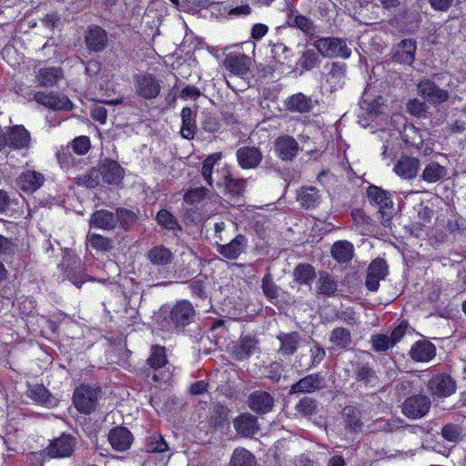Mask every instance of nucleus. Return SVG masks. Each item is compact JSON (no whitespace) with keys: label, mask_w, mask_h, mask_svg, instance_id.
I'll return each instance as SVG.
<instances>
[{"label":"nucleus","mask_w":466,"mask_h":466,"mask_svg":"<svg viewBox=\"0 0 466 466\" xmlns=\"http://www.w3.org/2000/svg\"><path fill=\"white\" fill-rule=\"evenodd\" d=\"M135 94L143 99L151 100L161 92V81L152 73L140 72L133 76Z\"/></svg>","instance_id":"1"},{"label":"nucleus","mask_w":466,"mask_h":466,"mask_svg":"<svg viewBox=\"0 0 466 466\" xmlns=\"http://www.w3.org/2000/svg\"><path fill=\"white\" fill-rule=\"evenodd\" d=\"M317 51L325 57L348 58L351 50L344 40L336 37H323L314 43Z\"/></svg>","instance_id":"2"},{"label":"nucleus","mask_w":466,"mask_h":466,"mask_svg":"<svg viewBox=\"0 0 466 466\" xmlns=\"http://www.w3.org/2000/svg\"><path fill=\"white\" fill-rule=\"evenodd\" d=\"M98 396L97 389L82 384L77 387L73 395L76 409L84 414L92 413L96 406Z\"/></svg>","instance_id":"3"},{"label":"nucleus","mask_w":466,"mask_h":466,"mask_svg":"<svg viewBox=\"0 0 466 466\" xmlns=\"http://www.w3.org/2000/svg\"><path fill=\"white\" fill-rule=\"evenodd\" d=\"M418 94L433 106L445 103L450 98V93L439 87L433 81L422 79L417 85Z\"/></svg>","instance_id":"4"},{"label":"nucleus","mask_w":466,"mask_h":466,"mask_svg":"<svg viewBox=\"0 0 466 466\" xmlns=\"http://www.w3.org/2000/svg\"><path fill=\"white\" fill-rule=\"evenodd\" d=\"M427 388L433 397L446 398L455 392L456 383L450 375L439 373L432 376L427 383Z\"/></svg>","instance_id":"5"},{"label":"nucleus","mask_w":466,"mask_h":466,"mask_svg":"<svg viewBox=\"0 0 466 466\" xmlns=\"http://www.w3.org/2000/svg\"><path fill=\"white\" fill-rule=\"evenodd\" d=\"M75 447V439L69 434H62L46 447V451L50 458L61 459L70 457Z\"/></svg>","instance_id":"6"},{"label":"nucleus","mask_w":466,"mask_h":466,"mask_svg":"<svg viewBox=\"0 0 466 466\" xmlns=\"http://www.w3.org/2000/svg\"><path fill=\"white\" fill-rule=\"evenodd\" d=\"M45 176L35 170L27 169L21 172L15 178V186L26 194L37 191L45 183Z\"/></svg>","instance_id":"7"},{"label":"nucleus","mask_w":466,"mask_h":466,"mask_svg":"<svg viewBox=\"0 0 466 466\" xmlns=\"http://www.w3.org/2000/svg\"><path fill=\"white\" fill-rule=\"evenodd\" d=\"M326 387V379L320 373L307 375L294 383L289 389V394L313 393Z\"/></svg>","instance_id":"8"},{"label":"nucleus","mask_w":466,"mask_h":466,"mask_svg":"<svg viewBox=\"0 0 466 466\" xmlns=\"http://www.w3.org/2000/svg\"><path fill=\"white\" fill-rule=\"evenodd\" d=\"M431 400L427 396L415 395L408 398L402 404V412L411 419L423 417L430 410Z\"/></svg>","instance_id":"9"},{"label":"nucleus","mask_w":466,"mask_h":466,"mask_svg":"<svg viewBox=\"0 0 466 466\" xmlns=\"http://www.w3.org/2000/svg\"><path fill=\"white\" fill-rule=\"evenodd\" d=\"M169 317L175 328H184L194 319V307L189 301H178L170 310Z\"/></svg>","instance_id":"10"},{"label":"nucleus","mask_w":466,"mask_h":466,"mask_svg":"<svg viewBox=\"0 0 466 466\" xmlns=\"http://www.w3.org/2000/svg\"><path fill=\"white\" fill-rule=\"evenodd\" d=\"M34 100L38 104L53 110H70L73 107L72 102L63 95L54 93L35 92Z\"/></svg>","instance_id":"11"},{"label":"nucleus","mask_w":466,"mask_h":466,"mask_svg":"<svg viewBox=\"0 0 466 466\" xmlns=\"http://www.w3.org/2000/svg\"><path fill=\"white\" fill-rule=\"evenodd\" d=\"M31 146L30 133L22 125L10 127L7 130V147L15 150L29 149Z\"/></svg>","instance_id":"12"},{"label":"nucleus","mask_w":466,"mask_h":466,"mask_svg":"<svg viewBox=\"0 0 466 466\" xmlns=\"http://www.w3.org/2000/svg\"><path fill=\"white\" fill-rule=\"evenodd\" d=\"M218 252L228 259L238 258L246 249L248 240L245 236L238 234L227 244L216 241Z\"/></svg>","instance_id":"13"},{"label":"nucleus","mask_w":466,"mask_h":466,"mask_svg":"<svg viewBox=\"0 0 466 466\" xmlns=\"http://www.w3.org/2000/svg\"><path fill=\"white\" fill-rule=\"evenodd\" d=\"M100 176L110 185H118L125 177V169L116 160L106 158L99 167Z\"/></svg>","instance_id":"14"},{"label":"nucleus","mask_w":466,"mask_h":466,"mask_svg":"<svg viewBox=\"0 0 466 466\" xmlns=\"http://www.w3.org/2000/svg\"><path fill=\"white\" fill-rule=\"evenodd\" d=\"M276 155L283 161L292 160L299 152V144L290 136L279 137L274 143Z\"/></svg>","instance_id":"15"},{"label":"nucleus","mask_w":466,"mask_h":466,"mask_svg":"<svg viewBox=\"0 0 466 466\" xmlns=\"http://www.w3.org/2000/svg\"><path fill=\"white\" fill-rule=\"evenodd\" d=\"M134 438L131 431L126 427H115L108 433V441L116 451H125L130 449Z\"/></svg>","instance_id":"16"},{"label":"nucleus","mask_w":466,"mask_h":466,"mask_svg":"<svg viewBox=\"0 0 466 466\" xmlns=\"http://www.w3.org/2000/svg\"><path fill=\"white\" fill-rule=\"evenodd\" d=\"M238 163L244 169L256 168L262 161L263 156L258 147H242L236 152Z\"/></svg>","instance_id":"17"},{"label":"nucleus","mask_w":466,"mask_h":466,"mask_svg":"<svg viewBox=\"0 0 466 466\" xmlns=\"http://www.w3.org/2000/svg\"><path fill=\"white\" fill-rule=\"evenodd\" d=\"M85 42L89 51L101 52L107 46V33L98 25L90 26L85 35Z\"/></svg>","instance_id":"18"},{"label":"nucleus","mask_w":466,"mask_h":466,"mask_svg":"<svg viewBox=\"0 0 466 466\" xmlns=\"http://www.w3.org/2000/svg\"><path fill=\"white\" fill-rule=\"evenodd\" d=\"M248 404L253 411L265 414L272 410L274 398L267 391L256 390L248 396Z\"/></svg>","instance_id":"19"},{"label":"nucleus","mask_w":466,"mask_h":466,"mask_svg":"<svg viewBox=\"0 0 466 466\" xmlns=\"http://www.w3.org/2000/svg\"><path fill=\"white\" fill-rule=\"evenodd\" d=\"M250 64V57L239 52L227 55L224 60L225 67L236 76L247 74L249 70Z\"/></svg>","instance_id":"20"},{"label":"nucleus","mask_w":466,"mask_h":466,"mask_svg":"<svg viewBox=\"0 0 466 466\" xmlns=\"http://www.w3.org/2000/svg\"><path fill=\"white\" fill-rule=\"evenodd\" d=\"M436 355V347L429 340H418L410 350V357L416 362H429Z\"/></svg>","instance_id":"21"},{"label":"nucleus","mask_w":466,"mask_h":466,"mask_svg":"<svg viewBox=\"0 0 466 466\" xmlns=\"http://www.w3.org/2000/svg\"><path fill=\"white\" fill-rule=\"evenodd\" d=\"M416 50L414 40L403 39L393 48V57L400 64L411 65L415 59Z\"/></svg>","instance_id":"22"},{"label":"nucleus","mask_w":466,"mask_h":466,"mask_svg":"<svg viewBox=\"0 0 466 466\" xmlns=\"http://www.w3.org/2000/svg\"><path fill=\"white\" fill-rule=\"evenodd\" d=\"M117 218L116 213L107 209H99L95 211L89 219L90 227L103 230H112L116 228Z\"/></svg>","instance_id":"23"},{"label":"nucleus","mask_w":466,"mask_h":466,"mask_svg":"<svg viewBox=\"0 0 466 466\" xmlns=\"http://www.w3.org/2000/svg\"><path fill=\"white\" fill-rule=\"evenodd\" d=\"M277 339L279 341V353L283 356H290L299 349L301 338L299 332L292 331L289 333H279Z\"/></svg>","instance_id":"24"},{"label":"nucleus","mask_w":466,"mask_h":466,"mask_svg":"<svg viewBox=\"0 0 466 466\" xmlns=\"http://www.w3.org/2000/svg\"><path fill=\"white\" fill-rule=\"evenodd\" d=\"M247 181L245 179L235 178L231 172L227 168L222 169V177L217 182L218 187H223L233 196L241 195L246 187Z\"/></svg>","instance_id":"25"},{"label":"nucleus","mask_w":466,"mask_h":466,"mask_svg":"<svg viewBox=\"0 0 466 466\" xmlns=\"http://www.w3.org/2000/svg\"><path fill=\"white\" fill-rule=\"evenodd\" d=\"M258 340L250 336L241 337L232 349V354L237 360L248 359L257 350Z\"/></svg>","instance_id":"26"},{"label":"nucleus","mask_w":466,"mask_h":466,"mask_svg":"<svg viewBox=\"0 0 466 466\" xmlns=\"http://www.w3.org/2000/svg\"><path fill=\"white\" fill-rule=\"evenodd\" d=\"M234 428L238 434L252 436L258 431V420L250 413H243L234 420Z\"/></svg>","instance_id":"27"},{"label":"nucleus","mask_w":466,"mask_h":466,"mask_svg":"<svg viewBox=\"0 0 466 466\" xmlns=\"http://www.w3.org/2000/svg\"><path fill=\"white\" fill-rule=\"evenodd\" d=\"M181 136L186 139H193L197 132V122L196 115L192 109L188 106H185L181 109Z\"/></svg>","instance_id":"28"},{"label":"nucleus","mask_w":466,"mask_h":466,"mask_svg":"<svg viewBox=\"0 0 466 466\" xmlns=\"http://www.w3.org/2000/svg\"><path fill=\"white\" fill-rule=\"evenodd\" d=\"M420 162L414 157H401L394 167V172L400 177L411 179L416 177Z\"/></svg>","instance_id":"29"},{"label":"nucleus","mask_w":466,"mask_h":466,"mask_svg":"<svg viewBox=\"0 0 466 466\" xmlns=\"http://www.w3.org/2000/svg\"><path fill=\"white\" fill-rule=\"evenodd\" d=\"M63 78V71L60 67L49 66L40 68L35 75L39 86H53Z\"/></svg>","instance_id":"30"},{"label":"nucleus","mask_w":466,"mask_h":466,"mask_svg":"<svg viewBox=\"0 0 466 466\" xmlns=\"http://www.w3.org/2000/svg\"><path fill=\"white\" fill-rule=\"evenodd\" d=\"M147 258L155 266L165 267L172 262L174 255L164 246H155L147 251Z\"/></svg>","instance_id":"31"},{"label":"nucleus","mask_w":466,"mask_h":466,"mask_svg":"<svg viewBox=\"0 0 466 466\" xmlns=\"http://www.w3.org/2000/svg\"><path fill=\"white\" fill-rule=\"evenodd\" d=\"M345 429L352 433L362 430L363 422L360 420V411L354 406H346L342 411Z\"/></svg>","instance_id":"32"},{"label":"nucleus","mask_w":466,"mask_h":466,"mask_svg":"<svg viewBox=\"0 0 466 466\" xmlns=\"http://www.w3.org/2000/svg\"><path fill=\"white\" fill-rule=\"evenodd\" d=\"M355 377L358 382L366 387H375L379 384L376 371L368 364H358L355 370Z\"/></svg>","instance_id":"33"},{"label":"nucleus","mask_w":466,"mask_h":466,"mask_svg":"<svg viewBox=\"0 0 466 466\" xmlns=\"http://www.w3.org/2000/svg\"><path fill=\"white\" fill-rule=\"evenodd\" d=\"M367 196L370 203L378 206L380 209L391 208L393 202L390 194L376 186H370L367 189Z\"/></svg>","instance_id":"34"},{"label":"nucleus","mask_w":466,"mask_h":466,"mask_svg":"<svg viewBox=\"0 0 466 466\" xmlns=\"http://www.w3.org/2000/svg\"><path fill=\"white\" fill-rule=\"evenodd\" d=\"M286 106L289 111L307 113L313 107L311 98L302 93L292 95L286 100Z\"/></svg>","instance_id":"35"},{"label":"nucleus","mask_w":466,"mask_h":466,"mask_svg":"<svg viewBox=\"0 0 466 466\" xmlns=\"http://www.w3.org/2000/svg\"><path fill=\"white\" fill-rule=\"evenodd\" d=\"M315 278L316 271L310 264L299 263L293 270V279L299 284L310 286Z\"/></svg>","instance_id":"36"},{"label":"nucleus","mask_w":466,"mask_h":466,"mask_svg":"<svg viewBox=\"0 0 466 466\" xmlns=\"http://www.w3.org/2000/svg\"><path fill=\"white\" fill-rule=\"evenodd\" d=\"M329 340L335 348L346 350L350 346L352 339L350 330L338 327L330 332Z\"/></svg>","instance_id":"37"},{"label":"nucleus","mask_w":466,"mask_h":466,"mask_svg":"<svg viewBox=\"0 0 466 466\" xmlns=\"http://www.w3.org/2000/svg\"><path fill=\"white\" fill-rule=\"evenodd\" d=\"M353 245L348 241H338L331 248V254L335 260L339 263L350 261L353 257Z\"/></svg>","instance_id":"38"},{"label":"nucleus","mask_w":466,"mask_h":466,"mask_svg":"<svg viewBox=\"0 0 466 466\" xmlns=\"http://www.w3.org/2000/svg\"><path fill=\"white\" fill-rule=\"evenodd\" d=\"M447 175L445 167L437 162L429 163L422 171L421 178L428 183H435Z\"/></svg>","instance_id":"39"},{"label":"nucleus","mask_w":466,"mask_h":466,"mask_svg":"<svg viewBox=\"0 0 466 466\" xmlns=\"http://www.w3.org/2000/svg\"><path fill=\"white\" fill-rule=\"evenodd\" d=\"M337 282L327 272L321 271L316 282V290L319 294L331 296L337 291Z\"/></svg>","instance_id":"40"},{"label":"nucleus","mask_w":466,"mask_h":466,"mask_svg":"<svg viewBox=\"0 0 466 466\" xmlns=\"http://www.w3.org/2000/svg\"><path fill=\"white\" fill-rule=\"evenodd\" d=\"M298 201L302 207L309 208L319 204L320 196L319 190L314 187H301L298 192Z\"/></svg>","instance_id":"41"},{"label":"nucleus","mask_w":466,"mask_h":466,"mask_svg":"<svg viewBox=\"0 0 466 466\" xmlns=\"http://www.w3.org/2000/svg\"><path fill=\"white\" fill-rule=\"evenodd\" d=\"M86 244L93 249L100 252H108L113 248L111 239L96 233H87Z\"/></svg>","instance_id":"42"},{"label":"nucleus","mask_w":466,"mask_h":466,"mask_svg":"<svg viewBox=\"0 0 466 466\" xmlns=\"http://www.w3.org/2000/svg\"><path fill=\"white\" fill-rule=\"evenodd\" d=\"M255 456L244 448L236 449L230 459L229 466H255Z\"/></svg>","instance_id":"43"},{"label":"nucleus","mask_w":466,"mask_h":466,"mask_svg":"<svg viewBox=\"0 0 466 466\" xmlns=\"http://www.w3.org/2000/svg\"><path fill=\"white\" fill-rule=\"evenodd\" d=\"M271 52L277 63L287 66L288 67L291 66L293 55L291 50L285 44L280 42L274 44Z\"/></svg>","instance_id":"44"},{"label":"nucleus","mask_w":466,"mask_h":466,"mask_svg":"<svg viewBox=\"0 0 466 466\" xmlns=\"http://www.w3.org/2000/svg\"><path fill=\"white\" fill-rule=\"evenodd\" d=\"M27 396L34 401L46 405L51 402V394L48 390L40 384L30 385L27 390Z\"/></svg>","instance_id":"45"},{"label":"nucleus","mask_w":466,"mask_h":466,"mask_svg":"<svg viewBox=\"0 0 466 466\" xmlns=\"http://www.w3.org/2000/svg\"><path fill=\"white\" fill-rule=\"evenodd\" d=\"M147 363L154 370L164 367L167 363L165 347L159 345L153 346L150 356L147 359Z\"/></svg>","instance_id":"46"},{"label":"nucleus","mask_w":466,"mask_h":466,"mask_svg":"<svg viewBox=\"0 0 466 466\" xmlns=\"http://www.w3.org/2000/svg\"><path fill=\"white\" fill-rule=\"evenodd\" d=\"M156 220L162 228L168 230L181 229L175 216L167 209H160L156 216Z\"/></svg>","instance_id":"47"},{"label":"nucleus","mask_w":466,"mask_h":466,"mask_svg":"<svg viewBox=\"0 0 466 466\" xmlns=\"http://www.w3.org/2000/svg\"><path fill=\"white\" fill-rule=\"evenodd\" d=\"M76 181L78 186L94 188L98 186L100 181L99 169L90 168L85 174L76 177Z\"/></svg>","instance_id":"48"},{"label":"nucleus","mask_w":466,"mask_h":466,"mask_svg":"<svg viewBox=\"0 0 466 466\" xmlns=\"http://www.w3.org/2000/svg\"><path fill=\"white\" fill-rule=\"evenodd\" d=\"M221 158V153H215L209 155L202 163L201 175L205 181L210 186H213L212 170L215 164Z\"/></svg>","instance_id":"49"},{"label":"nucleus","mask_w":466,"mask_h":466,"mask_svg":"<svg viewBox=\"0 0 466 466\" xmlns=\"http://www.w3.org/2000/svg\"><path fill=\"white\" fill-rule=\"evenodd\" d=\"M261 289L263 294L267 297L268 299L272 301L273 299H278L279 294V288L274 283L270 272H268L264 275L261 281Z\"/></svg>","instance_id":"50"},{"label":"nucleus","mask_w":466,"mask_h":466,"mask_svg":"<svg viewBox=\"0 0 466 466\" xmlns=\"http://www.w3.org/2000/svg\"><path fill=\"white\" fill-rule=\"evenodd\" d=\"M441 435L448 441L457 442L463 438L465 432L461 426L450 423L442 428Z\"/></svg>","instance_id":"51"},{"label":"nucleus","mask_w":466,"mask_h":466,"mask_svg":"<svg viewBox=\"0 0 466 466\" xmlns=\"http://www.w3.org/2000/svg\"><path fill=\"white\" fill-rule=\"evenodd\" d=\"M168 446L164 438L159 434H154L146 441V451L147 452H164Z\"/></svg>","instance_id":"52"},{"label":"nucleus","mask_w":466,"mask_h":466,"mask_svg":"<svg viewBox=\"0 0 466 466\" xmlns=\"http://www.w3.org/2000/svg\"><path fill=\"white\" fill-rule=\"evenodd\" d=\"M319 56L315 50L307 49L300 56L298 64L305 70H311L319 64Z\"/></svg>","instance_id":"53"},{"label":"nucleus","mask_w":466,"mask_h":466,"mask_svg":"<svg viewBox=\"0 0 466 466\" xmlns=\"http://www.w3.org/2000/svg\"><path fill=\"white\" fill-rule=\"evenodd\" d=\"M116 216L117 222H120L125 230H127L137 219V215L133 211L126 208H117Z\"/></svg>","instance_id":"54"},{"label":"nucleus","mask_w":466,"mask_h":466,"mask_svg":"<svg viewBox=\"0 0 466 466\" xmlns=\"http://www.w3.org/2000/svg\"><path fill=\"white\" fill-rule=\"evenodd\" d=\"M372 349L375 351H386L387 350L393 348L390 338L385 334H376L371 337Z\"/></svg>","instance_id":"55"},{"label":"nucleus","mask_w":466,"mask_h":466,"mask_svg":"<svg viewBox=\"0 0 466 466\" xmlns=\"http://www.w3.org/2000/svg\"><path fill=\"white\" fill-rule=\"evenodd\" d=\"M208 195V190L205 187H197L187 191L184 195V201L188 205H198Z\"/></svg>","instance_id":"56"},{"label":"nucleus","mask_w":466,"mask_h":466,"mask_svg":"<svg viewBox=\"0 0 466 466\" xmlns=\"http://www.w3.org/2000/svg\"><path fill=\"white\" fill-rule=\"evenodd\" d=\"M293 23L306 35H313L316 32L312 21L302 15H295L293 18Z\"/></svg>","instance_id":"57"},{"label":"nucleus","mask_w":466,"mask_h":466,"mask_svg":"<svg viewBox=\"0 0 466 466\" xmlns=\"http://www.w3.org/2000/svg\"><path fill=\"white\" fill-rule=\"evenodd\" d=\"M427 109L428 106L425 104V102H422L418 98L410 99L407 103L408 112L419 117L425 116Z\"/></svg>","instance_id":"58"},{"label":"nucleus","mask_w":466,"mask_h":466,"mask_svg":"<svg viewBox=\"0 0 466 466\" xmlns=\"http://www.w3.org/2000/svg\"><path fill=\"white\" fill-rule=\"evenodd\" d=\"M368 272L382 279L388 274V266L382 258L374 259L368 268Z\"/></svg>","instance_id":"59"},{"label":"nucleus","mask_w":466,"mask_h":466,"mask_svg":"<svg viewBox=\"0 0 466 466\" xmlns=\"http://www.w3.org/2000/svg\"><path fill=\"white\" fill-rule=\"evenodd\" d=\"M317 404L313 399L303 398L296 405V410L303 415H310L316 411Z\"/></svg>","instance_id":"60"},{"label":"nucleus","mask_w":466,"mask_h":466,"mask_svg":"<svg viewBox=\"0 0 466 466\" xmlns=\"http://www.w3.org/2000/svg\"><path fill=\"white\" fill-rule=\"evenodd\" d=\"M72 148L77 155H85L90 148V140L86 136H81L72 141Z\"/></svg>","instance_id":"61"},{"label":"nucleus","mask_w":466,"mask_h":466,"mask_svg":"<svg viewBox=\"0 0 466 466\" xmlns=\"http://www.w3.org/2000/svg\"><path fill=\"white\" fill-rule=\"evenodd\" d=\"M404 132L406 140L410 142L412 146L419 147L420 145H422V137L416 127L410 126L409 127H406Z\"/></svg>","instance_id":"62"},{"label":"nucleus","mask_w":466,"mask_h":466,"mask_svg":"<svg viewBox=\"0 0 466 466\" xmlns=\"http://www.w3.org/2000/svg\"><path fill=\"white\" fill-rule=\"evenodd\" d=\"M345 65L344 64H338L333 63L330 68V71L329 73V81H333L335 83L339 84L340 81L345 76Z\"/></svg>","instance_id":"63"},{"label":"nucleus","mask_w":466,"mask_h":466,"mask_svg":"<svg viewBox=\"0 0 466 466\" xmlns=\"http://www.w3.org/2000/svg\"><path fill=\"white\" fill-rule=\"evenodd\" d=\"M416 210L419 218L418 223L420 225H424L425 223L430 222L433 217V210L423 203H420L417 206Z\"/></svg>","instance_id":"64"}]
</instances>
